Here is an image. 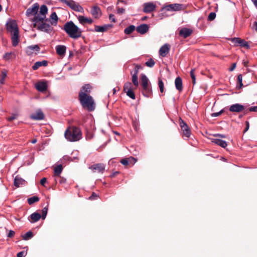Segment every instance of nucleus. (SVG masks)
Instances as JSON below:
<instances>
[{
	"label": "nucleus",
	"mask_w": 257,
	"mask_h": 257,
	"mask_svg": "<svg viewBox=\"0 0 257 257\" xmlns=\"http://www.w3.org/2000/svg\"><path fill=\"white\" fill-rule=\"evenodd\" d=\"M45 21H49V20L48 19H45V17L44 16L42 17H34L32 20L34 27L41 31L50 33L53 30V28Z\"/></svg>",
	"instance_id": "1"
},
{
	"label": "nucleus",
	"mask_w": 257,
	"mask_h": 257,
	"mask_svg": "<svg viewBox=\"0 0 257 257\" xmlns=\"http://www.w3.org/2000/svg\"><path fill=\"white\" fill-rule=\"evenodd\" d=\"M63 30L69 37L74 39H77L82 35L81 30L71 21L64 24Z\"/></svg>",
	"instance_id": "2"
},
{
	"label": "nucleus",
	"mask_w": 257,
	"mask_h": 257,
	"mask_svg": "<svg viewBox=\"0 0 257 257\" xmlns=\"http://www.w3.org/2000/svg\"><path fill=\"white\" fill-rule=\"evenodd\" d=\"M79 99L82 107L88 111H92L95 109V103L91 96L85 94H79Z\"/></svg>",
	"instance_id": "3"
},
{
	"label": "nucleus",
	"mask_w": 257,
	"mask_h": 257,
	"mask_svg": "<svg viewBox=\"0 0 257 257\" xmlns=\"http://www.w3.org/2000/svg\"><path fill=\"white\" fill-rule=\"evenodd\" d=\"M65 137L69 141L76 142L82 138V133L79 128L76 126L69 127L65 132Z\"/></svg>",
	"instance_id": "4"
},
{
	"label": "nucleus",
	"mask_w": 257,
	"mask_h": 257,
	"mask_svg": "<svg viewBox=\"0 0 257 257\" xmlns=\"http://www.w3.org/2000/svg\"><path fill=\"white\" fill-rule=\"evenodd\" d=\"M183 5L179 4H170L163 7L162 11H179L182 10Z\"/></svg>",
	"instance_id": "5"
},
{
	"label": "nucleus",
	"mask_w": 257,
	"mask_h": 257,
	"mask_svg": "<svg viewBox=\"0 0 257 257\" xmlns=\"http://www.w3.org/2000/svg\"><path fill=\"white\" fill-rule=\"evenodd\" d=\"M180 126L181 127L183 135L188 138L191 134V130L189 126L182 119L180 121Z\"/></svg>",
	"instance_id": "6"
},
{
	"label": "nucleus",
	"mask_w": 257,
	"mask_h": 257,
	"mask_svg": "<svg viewBox=\"0 0 257 257\" xmlns=\"http://www.w3.org/2000/svg\"><path fill=\"white\" fill-rule=\"evenodd\" d=\"M6 28L11 33L19 31L17 24L15 20H10L6 24Z\"/></svg>",
	"instance_id": "7"
},
{
	"label": "nucleus",
	"mask_w": 257,
	"mask_h": 257,
	"mask_svg": "<svg viewBox=\"0 0 257 257\" xmlns=\"http://www.w3.org/2000/svg\"><path fill=\"white\" fill-rule=\"evenodd\" d=\"M93 172L103 173L105 169V165L103 163H98L91 165L89 167Z\"/></svg>",
	"instance_id": "8"
},
{
	"label": "nucleus",
	"mask_w": 257,
	"mask_h": 257,
	"mask_svg": "<svg viewBox=\"0 0 257 257\" xmlns=\"http://www.w3.org/2000/svg\"><path fill=\"white\" fill-rule=\"evenodd\" d=\"M231 41L235 46H239L246 48H249L248 43L243 39L239 38H233L231 39Z\"/></svg>",
	"instance_id": "9"
},
{
	"label": "nucleus",
	"mask_w": 257,
	"mask_h": 257,
	"mask_svg": "<svg viewBox=\"0 0 257 257\" xmlns=\"http://www.w3.org/2000/svg\"><path fill=\"white\" fill-rule=\"evenodd\" d=\"M30 117L33 120H40L44 119L45 115L41 109H38L36 112L31 114Z\"/></svg>",
	"instance_id": "10"
},
{
	"label": "nucleus",
	"mask_w": 257,
	"mask_h": 257,
	"mask_svg": "<svg viewBox=\"0 0 257 257\" xmlns=\"http://www.w3.org/2000/svg\"><path fill=\"white\" fill-rule=\"evenodd\" d=\"M140 69V66L137 65L134 70V73H133L132 72H131L132 75V82L136 87H138L139 85L138 74Z\"/></svg>",
	"instance_id": "11"
},
{
	"label": "nucleus",
	"mask_w": 257,
	"mask_h": 257,
	"mask_svg": "<svg viewBox=\"0 0 257 257\" xmlns=\"http://www.w3.org/2000/svg\"><path fill=\"white\" fill-rule=\"evenodd\" d=\"M39 8V5L38 3L34 4L31 7L28 8L26 11V15L30 16L31 15H37Z\"/></svg>",
	"instance_id": "12"
},
{
	"label": "nucleus",
	"mask_w": 257,
	"mask_h": 257,
	"mask_svg": "<svg viewBox=\"0 0 257 257\" xmlns=\"http://www.w3.org/2000/svg\"><path fill=\"white\" fill-rule=\"evenodd\" d=\"M244 109V105L239 104H233L229 106V110L231 112L239 113L242 111Z\"/></svg>",
	"instance_id": "13"
},
{
	"label": "nucleus",
	"mask_w": 257,
	"mask_h": 257,
	"mask_svg": "<svg viewBox=\"0 0 257 257\" xmlns=\"http://www.w3.org/2000/svg\"><path fill=\"white\" fill-rule=\"evenodd\" d=\"M156 7V5L153 3H146L144 4L143 11L145 13H150L154 11Z\"/></svg>",
	"instance_id": "14"
},
{
	"label": "nucleus",
	"mask_w": 257,
	"mask_h": 257,
	"mask_svg": "<svg viewBox=\"0 0 257 257\" xmlns=\"http://www.w3.org/2000/svg\"><path fill=\"white\" fill-rule=\"evenodd\" d=\"M142 93L146 97H151L153 95L151 84L142 86Z\"/></svg>",
	"instance_id": "15"
},
{
	"label": "nucleus",
	"mask_w": 257,
	"mask_h": 257,
	"mask_svg": "<svg viewBox=\"0 0 257 257\" xmlns=\"http://www.w3.org/2000/svg\"><path fill=\"white\" fill-rule=\"evenodd\" d=\"M170 49V46L168 44L163 45L159 50V55L163 57L167 56Z\"/></svg>",
	"instance_id": "16"
},
{
	"label": "nucleus",
	"mask_w": 257,
	"mask_h": 257,
	"mask_svg": "<svg viewBox=\"0 0 257 257\" xmlns=\"http://www.w3.org/2000/svg\"><path fill=\"white\" fill-rule=\"evenodd\" d=\"M192 32V30L187 28H183L179 31V34L180 36L186 38L190 36Z\"/></svg>",
	"instance_id": "17"
},
{
	"label": "nucleus",
	"mask_w": 257,
	"mask_h": 257,
	"mask_svg": "<svg viewBox=\"0 0 257 257\" xmlns=\"http://www.w3.org/2000/svg\"><path fill=\"white\" fill-rule=\"evenodd\" d=\"M91 14L94 18L98 19L101 16V11L98 7L94 6L91 9Z\"/></svg>",
	"instance_id": "18"
},
{
	"label": "nucleus",
	"mask_w": 257,
	"mask_h": 257,
	"mask_svg": "<svg viewBox=\"0 0 257 257\" xmlns=\"http://www.w3.org/2000/svg\"><path fill=\"white\" fill-rule=\"evenodd\" d=\"M79 22L82 25H85L86 24H91L93 21L91 18H87L83 16H79L77 17Z\"/></svg>",
	"instance_id": "19"
},
{
	"label": "nucleus",
	"mask_w": 257,
	"mask_h": 257,
	"mask_svg": "<svg viewBox=\"0 0 257 257\" xmlns=\"http://www.w3.org/2000/svg\"><path fill=\"white\" fill-rule=\"evenodd\" d=\"M112 27V25L108 24L102 26H95V31L96 32H104Z\"/></svg>",
	"instance_id": "20"
},
{
	"label": "nucleus",
	"mask_w": 257,
	"mask_h": 257,
	"mask_svg": "<svg viewBox=\"0 0 257 257\" xmlns=\"http://www.w3.org/2000/svg\"><path fill=\"white\" fill-rule=\"evenodd\" d=\"M11 39L12 45L14 47L17 46L19 43V31H17L16 32H14L11 33Z\"/></svg>",
	"instance_id": "21"
},
{
	"label": "nucleus",
	"mask_w": 257,
	"mask_h": 257,
	"mask_svg": "<svg viewBox=\"0 0 257 257\" xmlns=\"http://www.w3.org/2000/svg\"><path fill=\"white\" fill-rule=\"evenodd\" d=\"M211 142L223 148H226L227 146V143L226 141H223L219 138L212 139Z\"/></svg>",
	"instance_id": "22"
},
{
	"label": "nucleus",
	"mask_w": 257,
	"mask_h": 257,
	"mask_svg": "<svg viewBox=\"0 0 257 257\" xmlns=\"http://www.w3.org/2000/svg\"><path fill=\"white\" fill-rule=\"evenodd\" d=\"M136 162L137 159L132 157L128 158L121 159L120 161V163L124 166H127L130 164L134 165Z\"/></svg>",
	"instance_id": "23"
},
{
	"label": "nucleus",
	"mask_w": 257,
	"mask_h": 257,
	"mask_svg": "<svg viewBox=\"0 0 257 257\" xmlns=\"http://www.w3.org/2000/svg\"><path fill=\"white\" fill-rule=\"evenodd\" d=\"M39 52L40 47L38 45H32L28 47L26 49V53L28 55H31L33 53V51Z\"/></svg>",
	"instance_id": "24"
},
{
	"label": "nucleus",
	"mask_w": 257,
	"mask_h": 257,
	"mask_svg": "<svg viewBox=\"0 0 257 257\" xmlns=\"http://www.w3.org/2000/svg\"><path fill=\"white\" fill-rule=\"evenodd\" d=\"M136 30L140 34H144L149 30V26L147 24H142L137 27Z\"/></svg>",
	"instance_id": "25"
},
{
	"label": "nucleus",
	"mask_w": 257,
	"mask_h": 257,
	"mask_svg": "<svg viewBox=\"0 0 257 257\" xmlns=\"http://www.w3.org/2000/svg\"><path fill=\"white\" fill-rule=\"evenodd\" d=\"M41 218V215L40 213L34 212L30 216L29 219L31 223H35L39 220Z\"/></svg>",
	"instance_id": "26"
},
{
	"label": "nucleus",
	"mask_w": 257,
	"mask_h": 257,
	"mask_svg": "<svg viewBox=\"0 0 257 257\" xmlns=\"http://www.w3.org/2000/svg\"><path fill=\"white\" fill-rule=\"evenodd\" d=\"M26 181L24 179H22L19 176H17L14 179V185L17 187H20V186L25 185Z\"/></svg>",
	"instance_id": "27"
},
{
	"label": "nucleus",
	"mask_w": 257,
	"mask_h": 257,
	"mask_svg": "<svg viewBox=\"0 0 257 257\" xmlns=\"http://www.w3.org/2000/svg\"><path fill=\"white\" fill-rule=\"evenodd\" d=\"M35 86L36 89L40 92H44L47 89V85L46 82H38L36 84Z\"/></svg>",
	"instance_id": "28"
},
{
	"label": "nucleus",
	"mask_w": 257,
	"mask_h": 257,
	"mask_svg": "<svg viewBox=\"0 0 257 257\" xmlns=\"http://www.w3.org/2000/svg\"><path fill=\"white\" fill-rule=\"evenodd\" d=\"M48 65V62L46 60H43L42 61H37L35 63L34 65L32 66V69L34 70H37L39 67L43 66H47Z\"/></svg>",
	"instance_id": "29"
},
{
	"label": "nucleus",
	"mask_w": 257,
	"mask_h": 257,
	"mask_svg": "<svg viewBox=\"0 0 257 257\" xmlns=\"http://www.w3.org/2000/svg\"><path fill=\"white\" fill-rule=\"evenodd\" d=\"M91 88L92 87L90 84H86L82 87L81 91L79 94H81L82 93L85 95H89L88 93L91 92Z\"/></svg>",
	"instance_id": "30"
},
{
	"label": "nucleus",
	"mask_w": 257,
	"mask_h": 257,
	"mask_svg": "<svg viewBox=\"0 0 257 257\" xmlns=\"http://www.w3.org/2000/svg\"><path fill=\"white\" fill-rule=\"evenodd\" d=\"M66 48L64 45H57L56 47L57 53L60 56H64L66 53Z\"/></svg>",
	"instance_id": "31"
},
{
	"label": "nucleus",
	"mask_w": 257,
	"mask_h": 257,
	"mask_svg": "<svg viewBox=\"0 0 257 257\" xmlns=\"http://www.w3.org/2000/svg\"><path fill=\"white\" fill-rule=\"evenodd\" d=\"M175 85L177 90L181 91L183 89L182 80L180 77H177L175 80Z\"/></svg>",
	"instance_id": "32"
},
{
	"label": "nucleus",
	"mask_w": 257,
	"mask_h": 257,
	"mask_svg": "<svg viewBox=\"0 0 257 257\" xmlns=\"http://www.w3.org/2000/svg\"><path fill=\"white\" fill-rule=\"evenodd\" d=\"M51 24L52 26H56L58 24V18L56 12H53L50 15Z\"/></svg>",
	"instance_id": "33"
},
{
	"label": "nucleus",
	"mask_w": 257,
	"mask_h": 257,
	"mask_svg": "<svg viewBox=\"0 0 257 257\" xmlns=\"http://www.w3.org/2000/svg\"><path fill=\"white\" fill-rule=\"evenodd\" d=\"M47 12H48V8H47V6L45 5H43L41 6L40 7V14H38L37 15L35 16L34 17L39 16L40 17H42V16H44V17H46V14L47 13Z\"/></svg>",
	"instance_id": "34"
},
{
	"label": "nucleus",
	"mask_w": 257,
	"mask_h": 257,
	"mask_svg": "<svg viewBox=\"0 0 257 257\" xmlns=\"http://www.w3.org/2000/svg\"><path fill=\"white\" fill-rule=\"evenodd\" d=\"M60 1L63 4L66 5L67 6L69 7L73 10L77 4L72 0H60Z\"/></svg>",
	"instance_id": "35"
},
{
	"label": "nucleus",
	"mask_w": 257,
	"mask_h": 257,
	"mask_svg": "<svg viewBox=\"0 0 257 257\" xmlns=\"http://www.w3.org/2000/svg\"><path fill=\"white\" fill-rule=\"evenodd\" d=\"M149 80L147 76L144 74H141V85L142 86L150 85Z\"/></svg>",
	"instance_id": "36"
},
{
	"label": "nucleus",
	"mask_w": 257,
	"mask_h": 257,
	"mask_svg": "<svg viewBox=\"0 0 257 257\" xmlns=\"http://www.w3.org/2000/svg\"><path fill=\"white\" fill-rule=\"evenodd\" d=\"M63 167L62 165H58L54 168V174L55 176H60L62 173Z\"/></svg>",
	"instance_id": "37"
},
{
	"label": "nucleus",
	"mask_w": 257,
	"mask_h": 257,
	"mask_svg": "<svg viewBox=\"0 0 257 257\" xmlns=\"http://www.w3.org/2000/svg\"><path fill=\"white\" fill-rule=\"evenodd\" d=\"M3 58L5 60L8 61L12 58H15L16 55L13 52L7 53L4 55Z\"/></svg>",
	"instance_id": "38"
},
{
	"label": "nucleus",
	"mask_w": 257,
	"mask_h": 257,
	"mask_svg": "<svg viewBox=\"0 0 257 257\" xmlns=\"http://www.w3.org/2000/svg\"><path fill=\"white\" fill-rule=\"evenodd\" d=\"M136 29L134 25H131L124 29V32L125 34L129 35L132 33Z\"/></svg>",
	"instance_id": "39"
},
{
	"label": "nucleus",
	"mask_w": 257,
	"mask_h": 257,
	"mask_svg": "<svg viewBox=\"0 0 257 257\" xmlns=\"http://www.w3.org/2000/svg\"><path fill=\"white\" fill-rule=\"evenodd\" d=\"M33 236V234L32 232L31 231H28L24 234L22 235V237L23 239H24L25 240H29V239H31V238H32Z\"/></svg>",
	"instance_id": "40"
},
{
	"label": "nucleus",
	"mask_w": 257,
	"mask_h": 257,
	"mask_svg": "<svg viewBox=\"0 0 257 257\" xmlns=\"http://www.w3.org/2000/svg\"><path fill=\"white\" fill-rule=\"evenodd\" d=\"M39 200V198L38 196H34L28 199V203L31 205Z\"/></svg>",
	"instance_id": "41"
},
{
	"label": "nucleus",
	"mask_w": 257,
	"mask_h": 257,
	"mask_svg": "<svg viewBox=\"0 0 257 257\" xmlns=\"http://www.w3.org/2000/svg\"><path fill=\"white\" fill-rule=\"evenodd\" d=\"M132 89V84L130 82H126L123 86V90L124 92L128 91V90Z\"/></svg>",
	"instance_id": "42"
},
{
	"label": "nucleus",
	"mask_w": 257,
	"mask_h": 257,
	"mask_svg": "<svg viewBox=\"0 0 257 257\" xmlns=\"http://www.w3.org/2000/svg\"><path fill=\"white\" fill-rule=\"evenodd\" d=\"M126 93L127 96L133 99H136V95L132 89L128 90V91L125 92Z\"/></svg>",
	"instance_id": "43"
},
{
	"label": "nucleus",
	"mask_w": 257,
	"mask_h": 257,
	"mask_svg": "<svg viewBox=\"0 0 257 257\" xmlns=\"http://www.w3.org/2000/svg\"><path fill=\"white\" fill-rule=\"evenodd\" d=\"M158 85H159V87L160 88V92L161 93H163L164 92V83H163L162 80L160 78H159V80H158Z\"/></svg>",
	"instance_id": "44"
},
{
	"label": "nucleus",
	"mask_w": 257,
	"mask_h": 257,
	"mask_svg": "<svg viewBox=\"0 0 257 257\" xmlns=\"http://www.w3.org/2000/svg\"><path fill=\"white\" fill-rule=\"evenodd\" d=\"M155 64V61L152 58L149 59L148 61H147L145 63L147 66L150 68L153 67L154 66Z\"/></svg>",
	"instance_id": "45"
},
{
	"label": "nucleus",
	"mask_w": 257,
	"mask_h": 257,
	"mask_svg": "<svg viewBox=\"0 0 257 257\" xmlns=\"http://www.w3.org/2000/svg\"><path fill=\"white\" fill-rule=\"evenodd\" d=\"M194 72H195L194 69H191V70L190 71V76L192 80V83H193V85L195 84V83H196V78H195Z\"/></svg>",
	"instance_id": "46"
},
{
	"label": "nucleus",
	"mask_w": 257,
	"mask_h": 257,
	"mask_svg": "<svg viewBox=\"0 0 257 257\" xmlns=\"http://www.w3.org/2000/svg\"><path fill=\"white\" fill-rule=\"evenodd\" d=\"M48 212V208L45 207L42 210L41 217L43 219H45Z\"/></svg>",
	"instance_id": "47"
},
{
	"label": "nucleus",
	"mask_w": 257,
	"mask_h": 257,
	"mask_svg": "<svg viewBox=\"0 0 257 257\" xmlns=\"http://www.w3.org/2000/svg\"><path fill=\"white\" fill-rule=\"evenodd\" d=\"M242 76L241 74H239L237 76V83L239 84V87L241 88L242 85Z\"/></svg>",
	"instance_id": "48"
},
{
	"label": "nucleus",
	"mask_w": 257,
	"mask_h": 257,
	"mask_svg": "<svg viewBox=\"0 0 257 257\" xmlns=\"http://www.w3.org/2000/svg\"><path fill=\"white\" fill-rule=\"evenodd\" d=\"M216 17V14L214 12L210 13L208 17V20L212 21L215 19Z\"/></svg>",
	"instance_id": "49"
},
{
	"label": "nucleus",
	"mask_w": 257,
	"mask_h": 257,
	"mask_svg": "<svg viewBox=\"0 0 257 257\" xmlns=\"http://www.w3.org/2000/svg\"><path fill=\"white\" fill-rule=\"evenodd\" d=\"M73 10L76 12H82L83 11V9L78 4H77Z\"/></svg>",
	"instance_id": "50"
},
{
	"label": "nucleus",
	"mask_w": 257,
	"mask_h": 257,
	"mask_svg": "<svg viewBox=\"0 0 257 257\" xmlns=\"http://www.w3.org/2000/svg\"><path fill=\"white\" fill-rule=\"evenodd\" d=\"M6 76H7V73L6 72H3L1 78L0 79V83L1 84H3L4 83V81L5 80Z\"/></svg>",
	"instance_id": "51"
},
{
	"label": "nucleus",
	"mask_w": 257,
	"mask_h": 257,
	"mask_svg": "<svg viewBox=\"0 0 257 257\" xmlns=\"http://www.w3.org/2000/svg\"><path fill=\"white\" fill-rule=\"evenodd\" d=\"M18 114H13L12 116L8 117L7 118V120L9 121H12L14 119H16L18 117Z\"/></svg>",
	"instance_id": "52"
},
{
	"label": "nucleus",
	"mask_w": 257,
	"mask_h": 257,
	"mask_svg": "<svg viewBox=\"0 0 257 257\" xmlns=\"http://www.w3.org/2000/svg\"><path fill=\"white\" fill-rule=\"evenodd\" d=\"M223 112V109L221 110L219 112L213 113L211 114V116L213 117H217L219 116L221 114H222Z\"/></svg>",
	"instance_id": "53"
},
{
	"label": "nucleus",
	"mask_w": 257,
	"mask_h": 257,
	"mask_svg": "<svg viewBox=\"0 0 257 257\" xmlns=\"http://www.w3.org/2000/svg\"><path fill=\"white\" fill-rule=\"evenodd\" d=\"M125 12V9L122 8H117V13L118 14H122Z\"/></svg>",
	"instance_id": "54"
},
{
	"label": "nucleus",
	"mask_w": 257,
	"mask_h": 257,
	"mask_svg": "<svg viewBox=\"0 0 257 257\" xmlns=\"http://www.w3.org/2000/svg\"><path fill=\"white\" fill-rule=\"evenodd\" d=\"M98 197V196L97 195L93 192L92 195L89 197V199L90 200H95V199H96Z\"/></svg>",
	"instance_id": "55"
},
{
	"label": "nucleus",
	"mask_w": 257,
	"mask_h": 257,
	"mask_svg": "<svg viewBox=\"0 0 257 257\" xmlns=\"http://www.w3.org/2000/svg\"><path fill=\"white\" fill-rule=\"evenodd\" d=\"M15 234V232L13 230H11L9 231V232L7 235V236L8 237L11 238L14 236Z\"/></svg>",
	"instance_id": "56"
},
{
	"label": "nucleus",
	"mask_w": 257,
	"mask_h": 257,
	"mask_svg": "<svg viewBox=\"0 0 257 257\" xmlns=\"http://www.w3.org/2000/svg\"><path fill=\"white\" fill-rule=\"evenodd\" d=\"M109 20L111 22H112L113 23H115L116 22V20H115V17H114V15L110 14L109 16Z\"/></svg>",
	"instance_id": "57"
},
{
	"label": "nucleus",
	"mask_w": 257,
	"mask_h": 257,
	"mask_svg": "<svg viewBox=\"0 0 257 257\" xmlns=\"http://www.w3.org/2000/svg\"><path fill=\"white\" fill-rule=\"evenodd\" d=\"M248 110L251 112H257V106L250 107Z\"/></svg>",
	"instance_id": "58"
},
{
	"label": "nucleus",
	"mask_w": 257,
	"mask_h": 257,
	"mask_svg": "<svg viewBox=\"0 0 257 257\" xmlns=\"http://www.w3.org/2000/svg\"><path fill=\"white\" fill-rule=\"evenodd\" d=\"M214 136L215 137H218L220 138H225L226 137L225 135L220 134H216L214 135Z\"/></svg>",
	"instance_id": "59"
},
{
	"label": "nucleus",
	"mask_w": 257,
	"mask_h": 257,
	"mask_svg": "<svg viewBox=\"0 0 257 257\" xmlns=\"http://www.w3.org/2000/svg\"><path fill=\"white\" fill-rule=\"evenodd\" d=\"M18 257H25V252L22 251L17 254Z\"/></svg>",
	"instance_id": "60"
},
{
	"label": "nucleus",
	"mask_w": 257,
	"mask_h": 257,
	"mask_svg": "<svg viewBox=\"0 0 257 257\" xmlns=\"http://www.w3.org/2000/svg\"><path fill=\"white\" fill-rule=\"evenodd\" d=\"M236 63H234L232 64V66H231V67L229 69V70L230 71H232L234 70V69L236 67Z\"/></svg>",
	"instance_id": "61"
},
{
	"label": "nucleus",
	"mask_w": 257,
	"mask_h": 257,
	"mask_svg": "<svg viewBox=\"0 0 257 257\" xmlns=\"http://www.w3.org/2000/svg\"><path fill=\"white\" fill-rule=\"evenodd\" d=\"M46 181L47 180L46 178H43L40 181L41 184L43 186H44Z\"/></svg>",
	"instance_id": "62"
},
{
	"label": "nucleus",
	"mask_w": 257,
	"mask_h": 257,
	"mask_svg": "<svg viewBox=\"0 0 257 257\" xmlns=\"http://www.w3.org/2000/svg\"><path fill=\"white\" fill-rule=\"evenodd\" d=\"M253 29L257 32V22H254L252 25Z\"/></svg>",
	"instance_id": "63"
},
{
	"label": "nucleus",
	"mask_w": 257,
	"mask_h": 257,
	"mask_svg": "<svg viewBox=\"0 0 257 257\" xmlns=\"http://www.w3.org/2000/svg\"><path fill=\"white\" fill-rule=\"evenodd\" d=\"M66 179H64V178H60V180H59V182L61 184H63V183H65L66 182Z\"/></svg>",
	"instance_id": "64"
}]
</instances>
